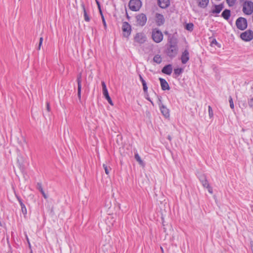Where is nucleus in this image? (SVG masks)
Here are the masks:
<instances>
[{
	"mask_svg": "<svg viewBox=\"0 0 253 253\" xmlns=\"http://www.w3.org/2000/svg\"><path fill=\"white\" fill-rule=\"evenodd\" d=\"M178 46L175 40L170 39L166 45V53L170 57H174L177 54Z\"/></svg>",
	"mask_w": 253,
	"mask_h": 253,
	"instance_id": "f257e3e1",
	"label": "nucleus"
},
{
	"mask_svg": "<svg viewBox=\"0 0 253 253\" xmlns=\"http://www.w3.org/2000/svg\"><path fill=\"white\" fill-rule=\"evenodd\" d=\"M243 12L244 14L250 15L253 13V2L245 1L243 4Z\"/></svg>",
	"mask_w": 253,
	"mask_h": 253,
	"instance_id": "f03ea898",
	"label": "nucleus"
},
{
	"mask_svg": "<svg viewBox=\"0 0 253 253\" xmlns=\"http://www.w3.org/2000/svg\"><path fill=\"white\" fill-rule=\"evenodd\" d=\"M152 38L155 42L159 43L163 39V35L161 31L155 29L152 31Z\"/></svg>",
	"mask_w": 253,
	"mask_h": 253,
	"instance_id": "7ed1b4c3",
	"label": "nucleus"
},
{
	"mask_svg": "<svg viewBox=\"0 0 253 253\" xmlns=\"http://www.w3.org/2000/svg\"><path fill=\"white\" fill-rule=\"evenodd\" d=\"M141 5L140 0H130L128 4L129 8L134 11L139 10L141 7Z\"/></svg>",
	"mask_w": 253,
	"mask_h": 253,
	"instance_id": "20e7f679",
	"label": "nucleus"
},
{
	"mask_svg": "<svg viewBox=\"0 0 253 253\" xmlns=\"http://www.w3.org/2000/svg\"><path fill=\"white\" fill-rule=\"evenodd\" d=\"M236 25L239 29L244 30L247 27V21L245 18L239 17L236 21Z\"/></svg>",
	"mask_w": 253,
	"mask_h": 253,
	"instance_id": "39448f33",
	"label": "nucleus"
},
{
	"mask_svg": "<svg viewBox=\"0 0 253 253\" xmlns=\"http://www.w3.org/2000/svg\"><path fill=\"white\" fill-rule=\"evenodd\" d=\"M240 38L243 41H250L253 39V32L251 30H247L241 34Z\"/></svg>",
	"mask_w": 253,
	"mask_h": 253,
	"instance_id": "423d86ee",
	"label": "nucleus"
},
{
	"mask_svg": "<svg viewBox=\"0 0 253 253\" xmlns=\"http://www.w3.org/2000/svg\"><path fill=\"white\" fill-rule=\"evenodd\" d=\"M136 19L137 25L140 26H144L147 21L146 16L143 13H141L137 15L136 16Z\"/></svg>",
	"mask_w": 253,
	"mask_h": 253,
	"instance_id": "0eeeda50",
	"label": "nucleus"
},
{
	"mask_svg": "<svg viewBox=\"0 0 253 253\" xmlns=\"http://www.w3.org/2000/svg\"><path fill=\"white\" fill-rule=\"evenodd\" d=\"M147 38L144 34L142 33H137L134 38V42L139 44H142L145 42Z\"/></svg>",
	"mask_w": 253,
	"mask_h": 253,
	"instance_id": "6e6552de",
	"label": "nucleus"
},
{
	"mask_svg": "<svg viewBox=\"0 0 253 253\" xmlns=\"http://www.w3.org/2000/svg\"><path fill=\"white\" fill-rule=\"evenodd\" d=\"M122 30L124 32V36L128 37L131 33V26L127 22H125L123 24Z\"/></svg>",
	"mask_w": 253,
	"mask_h": 253,
	"instance_id": "1a4fd4ad",
	"label": "nucleus"
},
{
	"mask_svg": "<svg viewBox=\"0 0 253 253\" xmlns=\"http://www.w3.org/2000/svg\"><path fill=\"white\" fill-rule=\"evenodd\" d=\"M200 180L202 184V185L208 189L209 192L211 194H212L213 191L211 187L210 186L208 181L204 175L202 176L200 178Z\"/></svg>",
	"mask_w": 253,
	"mask_h": 253,
	"instance_id": "9d476101",
	"label": "nucleus"
},
{
	"mask_svg": "<svg viewBox=\"0 0 253 253\" xmlns=\"http://www.w3.org/2000/svg\"><path fill=\"white\" fill-rule=\"evenodd\" d=\"M82 73H80L77 76L78 83V97L80 100L81 99V89H82Z\"/></svg>",
	"mask_w": 253,
	"mask_h": 253,
	"instance_id": "9b49d317",
	"label": "nucleus"
},
{
	"mask_svg": "<svg viewBox=\"0 0 253 253\" xmlns=\"http://www.w3.org/2000/svg\"><path fill=\"white\" fill-rule=\"evenodd\" d=\"M189 60V53L187 49H185L182 53L181 60L182 64H186Z\"/></svg>",
	"mask_w": 253,
	"mask_h": 253,
	"instance_id": "f8f14e48",
	"label": "nucleus"
},
{
	"mask_svg": "<svg viewBox=\"0 0 253 253\" xmlns=\"http://www.w3.org/2000/svg\"><path fill=\"white\" fill-rule=\"evenodd\" d=\"M160 108L162 114L166 118L169 117V110L163 104L160 105Z\"/></svg>",
	"mask_w": 253,
	"mask_h": 253,
	"instance_id": "ddd939ff",
	"label": "nucleus"
},
{
	"mask_svg": "<svg viewBox=\"0 0 253 253\" xmlns=\"http://www.w3.org/2000/svg\"><path fill=\"white\" fill-rule=\"evenodd\" d=\"M161 84V86L162 87V90H169V86L168 83V82L164 79L160 78L159 79Z\"/></svg>",
	"mask_w": 253,
	"mask_h": 253,
	"instance_id": "4468645a",
	"label": "nucleus"
},
{
	"mask_svg": "<svg viewBox=\"0 0 253 253\" xmlns=\"http://www.w3.org/2000/svg\"><path fill=\"white\" fill-rule=\"evenodd\" d=\"M156 17V22L158 26H161L164 23L165 19L163 15L157 13Z\"/></svg>",
	"mask_w": 253,
	"mask_h": 253,
	"instance_id": "2eb2a0df",
	"label": "nucleus"
},
{
	"mask_svg": "<svg viewBox=\"0 0 253 253\" xmlns=\"http://www.w3.org/2000/svg\"><path fill=\"white\" fill-rule=\"evenodd\" d=\"M172 71V66L170 64L165 66L162 69V72L167 75H169L171 74Z\"/></svg>",
	"mask_w": 253,
	"mask_h": 253,
	"instance_id": "dca6fc26",
	"label": "nucleus"
},
{
	"mask_svg": "<svg viewBox=\"0 0 253 253\" xmlns=\"http://www.w3.org/2000/svg\"><path fill=\"white\" fill-rule=\"evenodd\" d=\"M158 4L160 7L162 8H166L168 7L170 4L169 0H158Z\"/></svg>",
	"mask_w": 253,
	"mask_h": 253,
	"instance_id": "f3484780",
	"label": "nucleus"
},
{
	"mask_svg": "<svg viewBox=\"0 0 253 253\" xmlns=\"http://www.w3.org/2000/svg\"><path fill=\"white\" fill-rule=\"evenodd\" d=\"M223 7L221 4L215 5L214 8L213 9H212L211 12L212 13H219L223 9Z\"/></svg>",
	"mask_w": 253,
	"mask_h": 253,
	"instance_id": "a211bd4d",
	"label": "nucleus"
},
{
	"mask_svg": "<svg viewBox=\"0 0 253 253\" xmlns=\"http://www.w3.org/2000/svg\"><path fill=\"white\" fill-rule=\"evenodd\" d=\"M209 0H198V5L201 7H206L209 3Z\"/></svg>",
	"mask_w": 253,
	"mask_h": 253,
	"instance_id": "6ab92c4d",
	"label": "nucleus"
},
{
	"mask_svg": "<svg viewBox=\"0 0 253 253\" xmlns=\"http://www.w3.org/2000/svg\"><path fill=\"white\" fill-rule=\"evenodd\" d=\"M222 16L226 20H228L230 16V10L228 9L224 10L222 13Z\"/></svg>",
	"mask_w": 253,
	"mask_h": 253,
	"instance_id": "aec40b11",
	"label": "nucleus"
},
{
	"mask_svg": "<svg viewBox=\"0 0 253 253\" xmlns=\"http://www.w3.org/2000/svg\"><path fill=\"white\" fill-rule=\"evenodd\" d=\"M82 7L84 11V19L85 21L88 22L90 20V18L89 16L87 15L86 11L85 8V6L84 3H82L81 4Z\"/></svg>",
	"mask_w": 253,
	"mask_h": 253,
	"instance_id": "412c9836",
	"label": "nucleus"
},
{
	"mask_svg": "<svg viewBox=\"0 0 253 253\" xmlns=\"http://www.w3.org/2000/svg\"><path fill=\"white\" fill-rule=\"evenodd\" d=\"M153 61L157 64H160L162 62V58L159 54H156L153 58Z\"/></svg>",
	"mask_w": 253,
	"mask_h": 253,
	"instance_id": "4be33fe9",
	"label": "nucleus"
},
{
	"mask_svg": "<svg viewBox=\"0 0 253 253\" xmlns=\"http://www.w3.org/2000/svg\"><path fill=\"white\" fill-rule=\"evenodd\" d=\"M101 84H102V86L103 94L104 95V96H105L109 95V93H108V90H107V87H106L105 82H102Z\"/></svg>",
	"mask_w": 253,
	"mask_h": 253,
	"instance_id": "5701e85b",
	"label": "nucleus"
},
{
	"mask_svg": "<svg viewBox=\"0 0 253 253\" xmlns=\"http://www.w3.org/2000/svg\"><path fill=\"white\" fill-rule=\"evenodd\" d=\"M134 157H135V159H136V160L139 163V164L140 165H142V166L144 165L143 162L141 159V158L139 156V155H138V154H137V153L135 154L134 155Z\"/></svg>",
	"mask_w": 253,
	"mask_h": 253,
	"instance_id": "b1692460",
	"label": "nucleus"
},
{
	"mask_svg": "<svg viewBox=\"0 0 253 253\" xmlns=\"http://www.w3.org/2000/svg\"><path fill=\"white\" fill-rule=\"evenodd\" d=\"M103 167L105 170L106 174L108 175L110 173V170H111V169L110 167H108L105 164L103 165Z\"/></svg>",
	"mask_w": 253,
	"mask_h": 253,
	"instance_id": "393cba45",
	"label": "nucleus"
},
{
	"mask_svg": "<svg viewBox=\"0 0 253 253\" xmlns=\"http://www.w3.org/2000/svg\"><path fill=\"white\" fill-rule=\"evenodd\" d=\"M182 71L183 70L181 68H177L174 70V73L175 75L178 76L179 75L181 74Z\"/></svg>",
	"mask_w": 253,
	"mask_h": 253,
	"instance_id": "a878e982",
	"label": "nucleus"
},
{
	"mask_svg": "<svg viewBox=\"0 0 253 253\" xmlns=\"http://www.w3.org/2000/svg\"><path fill=\"white\" fill-rule=\"evenodd\" d=\"M193 26L194 25L192 23H188L186 25V29L189 31H191L193 29Z\"/></svg>",
	"mask_w": 253,
	"mask_h": 253,
	"instance_id": "bb28decb",
	"label": "nucleus"
},
{
	"mask_svg": "<svg viewBox=\"0 0 253 253\" xmlns=\"http://www.w3.org/2000/svg\"><path fill=\"white\" fill-rule=\"evenodd\" d=\"M248 103L249 107L253 109V97L252 98L248 99Z\"/></svg>",
	"mask_w": 253,
	"mask_h": 253,
	"instance_id": "cd10ccee",
	"label": "nucleus"
},
{
	"mask_svg": "<svg viewBox=\"0 0 253 253\" xmlns=\"http://www.w3.org/2000/svg\"><path fill=\"white\" fill-rule=\"evenodd\" d=\"M21 211L23 213V214L25 215L27 214V209L25 206V205H23L21 206Z\"/></svg>",
	"mask_w": 253,
	"mask_h": 253,
	"instance_id": "c85d7f7f",
	"label": "nucleus"
},
{
	"mask_svg": "<svg viewBox=\"0 0 253 253\" xmlns=\"http://www.w3.org/2000/svg\"><path fill=\"white\" fill-rule=\"evenodd\" d=\"M105 97V98L107 100L108 102H109V103L113 106V103L111 100V97H110L109 95H106V96H104Z\"/></svg>",
	"mask_w": 253,
	"mask_h": 253,
	"instance_id": "c756f323",
	"label": "nucleus"
},
{
	"mask_svg": "<svg viewBox=\"0 0 253 253\" xmlns=\"http://www.w3.org/2000/svg\"><path fill=\"white\" fill-rule=\"evenodd\" d=\"M226 1L230 6H232L235 4L236 0H226Z\"/></svg>",
	"mask_w": 253,
	"mask_h": 253,
	"instance_id": "7c9ffc66",
	"label": "nucleus"
},
{
	"mask_svg": "<svg viewBox=\"0 0 253 253\" xmlns=\"http://www.w3.org/2000/svg\"><path fill=\"white\" fill-rule=\"evenodd\" d=\"M208 109H209V117H210V118H211L213 117V111H212L211 107L210 106H209Z\"/></svg>",
	"mask_w": 253,
	"mask_h": 253,
	"instance_id": "2f4dec72",
	"label": "nucleus"
},
{
	"mask_svg": "<svg viewBox=\"0 0 253 253\" xmlns=\"http://www.w3.org/2000/svg\"><path fill=\"white\" fill-rule=\"evenodd\" d=\"M229 101L230 106L231 108L232 109H234V105L233 99H232L231 96L229 97Z\"/></svg>",
	"mask_w": 253,
	"mask_h": 253,
	"instance_id": "473e14b6",
	"label": "nucleus"
},
{
	"mask_svg": "<svg viewBox=\"0 0 253 253\" xmlns=\"http://www.w3.org/2000/svg\"><path fill=\"white\" fill-rule=\"evenodd\" d=\"M38 188L41 192L44 191L41 183H38Z\"/></svg>",
	"mask_w": 253,
	"mask_h": 253,
	"instance_id": "72a5a7b5",
	"label": "nucleus"
},
{
	"mask_svg": "<svg viewBox=\"0 0 253 253\" xmlns=\"http://www.w3.org/2000/svg\"><path fill=\"white\" fill-rule=\"evenodd\" d=\"M101 18H102V22H103V25L104 26V28L106 29V27H107V25H106V23L105 22L104 16H102Z\"/></svg>",
	"mask_w": 253,
	"mask_h": 253,
	"instance_id": "f704fd0d",
	"label": "nucleus"
},
{
	"mask_svg": "<svg viewBox=\"0 0 253 253\" xmlns=\"http://www.w3.org/2000/svg\"><path fill=\"white\" fill-rule=\"evenodd\" d=\"M143 85V88L144 92H146L147 91L148 87L147 86L146 83L143 84H142Z\"/></svg>",
	"mask_w": 253,
	"mask_h": 253,
	"instance_id": "c9c22d12",
	"label": "nucleus"
},
{
	"mask_svg": "<svg viewBox=\"0 0 253 253\" xmlns=\"http://www.w3.org/2000/svg\"><path fill=\"white\" fill-rule=\"evenodd\" d=\"M139 78H140V80L141 81L142 84H143L146 83V82L144 81V80L143 79V78L141 75H139Z\"/></svg>",
	"mask_w": 253,
	"mask_h": 253,
	"instance_id": "e433bc0d",
	"label": "nucleus"
},
{
	"mask_svg": "<svg viewBox=\"0 0 253 253\" xmlns=\"http://www.w3.org/2000/svg\"><path fill=\"white\" fill-rule=\"evenodd\" d=\"M46 110L48 112L50 111V105L49 102L46 103Z\"/></svg>",
	"mask_w": 253,
	"mask_h": 253,
	"instance_id": "4c0bfd02",
	"label": "nucleus"
},
{
	"mask_svg": "<svg viewBox=\"0 0 253 253\" xmlns=\"http://www.w3.org/2000/svg\"><path fill=\"white\" fill-rule=\"evenodd\" d=\"M16 197H17L18 202H19L20 206L24 205V204L23 203V202L22 201V200L18 196H17Z\"/></svg>",
	"mask_w": 253,
	"mask_h": 253,
	"instance_id": "58836bf2",
	"label": "nucleus"
},
{
	"mask_svg": "<svg viewBox=\"0 0 253 253\" xmlns=\"http://www.w3.org/2000/svg\"><path fill=\"white\" fill-rule=\"evenodd\" d=\"M41 193L42 194L43 197L45 198V199H47V195L45 193V192L44 191H43L42 192H41Z\"/></svg>",
	"mask_w": 253,
	"mask_h": 253,
	"instance_id": "ea45409f",
	"label": "nucleus"
},
{
	"mask_svg": "<svg viewBox=\"0 0 253 253\" xmlns=\"http://www.w3.org/2000/svg\"><path fill=\"white\" fill-rule=\"evenodd\" d=\"M42 45V42H39V46H38V50H40L41 49V47Z\"/></svg>",
	"mask_w": 253,
	"mask_h": 253,
	"instance_id": "a19ab883",
	"label": "nucleus"
},
{
	"mask_svg": "<svg viewBox=\"0 0 253 253\" xmlns=\"http://www.w3.org/2000/svg\"><path fill=\"white\" fill-rule=\"evenodd\" d=\"M42 41H43V38L42 37L40 38V42H42Z\"/></svg>",
	"mask_w": 253,
	"mask_h": 253,
	"instance_id": "79ce46f5",
	"label": "nucleus"
},
{
	"mask_svg": "<svg viewBox=\"0 0 253 253\" xmlns=\"http://www.w3.org/2000/svg\"><path fill=\"white\" fill-rule=\"evenodd\" d=\"M168 139L169 140V141H171V137L170 135H169L168 137Z\"/></svg>",
	"mask_w": 253,
	"mask_h": 253,
	"instance_id": "37998d69",
	"label": "nucleus"
},
{
	"mask_svg": "<svg viewBox=\"0 0 253 253\" xmlns=\"http://www.w3.org/2000/svg\"><path fill=\"white\" fill-rule=\"evenodd\" d=\"M99 12H100V15H101V17H102V16H103V13H102V10H99Z\"/></svg>",
	"mask_w": 253,
	"mask_h": 253,
	"instance_id": "c03bdc74",
	"label": "nucleus"
},
{
	"mask_svg": "<svg viewBox=\"0 0 253 253\" xmlns=\"http://www.w3.org/2000/svg\"><path fill=\"white\" fill-rule=\"evenodd\" d=\"M98 8L99 9V10H101L100 4H98Z\"/></svg>",
	"mask_w": 253,
	"mask_h": 253,
	"instance_id": "a18cd8bd",
	"label": "nucleus"
},
{
	"mask_svg": "<svg viewBox=\"0 0 253 253\" xmlns=\"http://www.w3.org/2000/svg\"><path fill=\"white\" fill-rule=\"evenodd\" d=\"M161 250L162 253H164V251L163 248L162 247H161Z\"/></svg>",
	"mask_w": 253,
	"mask_h": 253,
	"instance_id": "49530a36",
	"label": "nucleus"
},
{
	"mask_svg": "<svg viewBox=\"0 0 253 253\" xmlns=\"http://www.w3.org/2000/svg\"><path fill=\"white\" fill-rule=\"evenodd\" d=\"M96 3L97 4V6L98 5V4H100L99 1L97 0H96Z\"/></svg>",
	"mask_w": 253,
	"mask_h": 253,
	"instance_id": "de8ad7c7",
	"label": "nucleus"
},
{
	"mask_svg": "<svg viewBox=\"0 0 253 253\" xmlns=\"http://www.w3.org/2000/svg\"><path fill=\"white\" fill-rule=\"evenodd\" d=\"M26 238H27V240L28 243L30 244L29 239H28V237L27 236Z\"/></svg>",
	"mask_w": 253,
	"mask_h": 253,
	"instance_id": "09e8293b",
	"label": "nucleus"
},
{
	"mask_svg": "<svg viewBox=\"0 0 253 253\" xmlns=\"http://www.w3.org/2000/svg\"><path fill=\"white\" fill-rule=\"evenodd\" d=\"M252 251L253 253V243L252 244Z\"/></svg>",
	"mask_w": 253,
	"mask_h": 253,
	"instance_id": "8fccbe9b",
	"label": "nucleus"
},
{
	"mask_svg": "<svg viewBox=\"0 0 253 253\" xmlns=\"http://www.w3.org/2000/svg\"><path fill=\"white\" fill-rule=\"evenodd\" d=\"M212 42L213 43H217V42L216 41V40H214V41H213Z\"/></svg>",
	"mask_w": 253,
	"mask_h": 253,
	"instance_id": "3c124183",
	"label": "nucleus"
},
{
	"mask_svg": "<svg viewBox=\"0 0 253 253\" xmlns=\"http://www.w3.org/2000/svg\"><path fill=\"white\" fill-rule=\"evenodd\" d=\"M147 100H149L150 101H151V100L149 99V98H147Z\"/></svg>",
	"mask_w": 253,
	"mask_h": 253,
	"instance_id": "603ef678",
	"label": "nucleus"
}]
</instances>
